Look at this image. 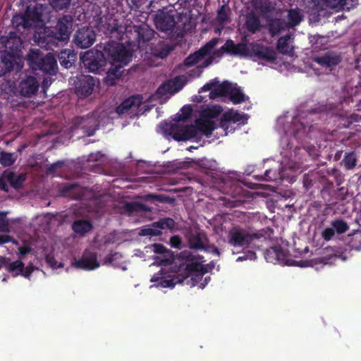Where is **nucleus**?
Segmentation results:
<instances>
[{"label":"nucleus","mask_w":361,"mask_h":361,"mask_svg":"<svg viewBox=\"0 0 361 361\" xmlns=\"http://www.w3.org/2000/svg\"><path fill=\"white\" fill-rule=\"evenodd\" d=\"M180 258L185 259L188 262L185 265L184 273L181 274L180 281L177 280L181 284L190 285L193 287L198 286L202 282L204 275L207 269L203 264L198 262H193V255L187 250L180 253Z\"/></svg>","instance_id":"nucleus-2"},{"label":"nucleus","mask_w":361,"mask_h":361,"mask_svg":"<svg viewBox=\"0 0 361 361\" xmlns=\"http://www.w3.org/2000/svg\"><path fill=\"white\" fill-rule=\"evenodd\" d=\"M72 228L75 233L84 235L92 230V225L87 220H78L73 223Z\"/></svg>","instance_id":"nucleus-32"},{"label":"nucleus","mask_w":361,"mask_h":361,"mask_svg":"<svg viewBox=\"0 0 361 361\" xmlns=\"http://www.w3.org/2000/svg\"><path fill=\"white\" fill-rule=\"evenodd\" d=\"M95 37V32L92 28L83 27L76 31L73 42L78 48L86 49L93 44Z\"/></svg>","instance_id":"nucleus-13"},{"label":"nucleus","mask_w":361,"mask_h":361,"mask_svg":"<svg viewBox=\"0 0 361 361\" xmlns=\"http://www.w3.org/2000/svg\"><path fill=\"white\" fill-rule=\"evenodd\" d=\"M224 118L232 123H235L241 120L242 116L238 112L227 111L224 113Z\"/></svg>","instance_id":"nucleus-51"},{"label":"nucleus","mask_w":361,"mask_h":361,"mask_svg":"<svg viewBox=\"0 0 361 361\" xmlns=\"http://www.w3.org/2000/svg\"><path fill=\"white\" fill-rule=\"evenodd\" d=\"M39 87V83L36 77L25 75L19 82L18 90L20 95L30 98L36 94Z\"/></svg>","instance_id":"nucleus-15"},{"label":"nucleus","mask_w":361,"mask_h":361,"mask_svg":"<svg viewBox=\"0 0 361 361\" xmlns=\"http://www.w3.org/2000/svg\"><path fill=\"white\" fill-rule=\"evenodd\" d=\"M153 252L157 254H163L165 256H170L171 255V250L167 249L163 244L154 243L152 245Z\"/></svg>","instance_id":"nucleus-52"},{"label":"nucleus","mask_w":361,"mask_h":361,"mask_svg":"<svg viewBox=\"0 0 361 361\" xmlns=\"http://www.w3.org/2000/svg\"><path fill=\"white\" fill-rule=\"evenodd\" d=\"M357 162L356 153L354 151L345 153L344 157L341 164L346 170L353 169Z\"/></svg>","instance_id":"nucleus-34"},{"label":"nucleus","mask_w":361,"mask_h":361,"mask_svg":"<svg viewBox=\"0 0 361 361\" xmlns=\"http://www.w3.org/2000/svg\"><path fill=\"white\" fill-rule=\"evenodd\" d=\"M314 61L321 66L332 68L341 62L342 57L340 54L329 51L321 56L315 57Z\"/></svg>","instance_id":"nucleus-19"},{"label":"nucleus","mask_w":361,"mask_h":361,"mask_svg":"<svg viewBox=\"0 0 361 361\" xmlns=\"http://www.w3.org/2000/svg\"><path fill=\"white\" fill-rule=\"evenodd\" d=\"M35 267L32 264L27 265L26 267H24V269L23 272H21V276H24L27 279H30L31 275L35 270Z\"/></svg>","instance_id":"nucleus-62"},{"label":"nucleus","mask_w":361,"mask_h":361,"mask_svg":"<svg viewBox=\"0 0 361 361\" xmlns=\"http://www.w3.org/2000/svg\"><path fill=\"white\" fill-rule=\"evenodd\" d=\"M85 188L81 187L78 183H66L60 189V192L64 197L72 200H81L84 198Z\"/></svg>","instance_id":"nucleus-18"},{"label":"nucleus","mask_w":361,"mask_h":361,"mask_svg":"<svg viewBox=\"0 0 361 361\" xmlns=\"http://www.w3.org/2000/svg\"><path fill=\"white\" fill-rule=\"evenodd\" d=\"M330 226L333 228L335 233L338 235L345 233L349 229V226L347 222L341 219H336L331 221Z\"/></svg>","instance_id":"nucleus-39"},{"label":"nucleus","mask_w":361,"mask_h":361,"mask_svg":"<svg viewBox=\"0 0 361 361\" xmlns=\"http://www.w3.org/2000/svg\"><path fill=\"white\" fill-rule=\"evenodd\" d=\"M230 100L233 104H240L245 100V94L240 88L231 87L230 84V89L228 94Z\"/></svg>","instance_id":"nucleus-38"},{"label":"nucleus","mask_w":361,"mask_h":361,"mask_svg":"<svg viewBox=\"0 0 361 361\" xmlns=\"http://www.w3.org/2000/svg\"><path fill=\"white\" fill-rule=\"evenodd\" d=\"M287 18L288 23L286 25L289 27H295L302 21V16L298 9H290L288 13Z\"/></svg>","instance_id":"nucleus-36"},{"label":"nucleus","mask_w":361,"mask_h":361,"mask_svg":"<svg viewBox=\"0 0 361 361\" xmlns=\"http://www.w3.org/2000/svg\"><path fill=\"white\" fill-rule=\"evenodd\" d=\"M196 127L198 135L202 133L209 137L212 134L213 130L217 128V124L210 120H197Z\"/></svg>","instance_id":"nucleus-27"},{"label":"nucleus","mask_w":361,"mask_h":361,"mask_svg":"<svg viewBox=\"0 0 361 361\" xmlns=\"http://www.w3.org/2000/svg\"><path fill=\"white\" fill-rule=\"evenodd\" d=\"M8 222L6 219V214L3 212H0V232H8Z\"/></svg>","instance_id":"nucleus-57"},{"label":"nucleus","mask_w":361,"mask_h":361,"mask_svg":"<svg viewBox=\"0 0 361 361\" xmlns=\"http://www.w3.org/2000/svg\"><path fill=\"white\" fill-rule=\"evenodd\" d=\"M254 7L258 10L262 16L271 13L274 9L271 2L268 0H256L254 3Z\"/></svg>","instance_id":"nucleus-35"},{"label":"nucleus","mask_w":361,"mask_h":361,"mask_svg":"<svg viewBox=\"0 0 361 361\" xmlns=\"http://www.w3.org/2000/svg\"><path fill=\"white\" fill-rule=\"evenodd\" d=\"M335 231L331 226L325 228L322 232V237L325 241H330L335 235Z\"/></svg>","instance_id":"nucleus-56"},{"label":"nucleus","mask_w":361,"mask_h":361,"mask_svg":"<svg viewBox=\"0 0 361 361\" xmlns=\"http://www.w3.org/2000/svg\"><path fill=\"white\" fill-rule=\"evenodd\" d=\"M180 279H182L181 274H178L177 276H176L171 279H164V278L159 279V277L154 276L152 277V279H151V281L152 282H157L158 286L163 287V288H173L176 283H180L179 281H176L177 280L180 281Z\"/></svg>","instance_id":"nucleus-33"},{"label":"nucleus","mask_w":361,"mask_h":361,"mask_svg":"<svg viewBox=\"0 0 361 361\" xmlns=\"http://www.w3.org/2000/svg\"><path fill=\"white\" fill-rule=\"evenodd\" d=\"M63 166V161H57L51 164L48 169L47 172L49 173H54L58 169L61 168Z\"/></svg>","instance_id":"nucleus-64"},{"label":"nucleus","mask_w":361,"mask_h":361,"mask_svg":"<svg viewBox=\"0 0 361 361\" xmlns=\"http://www.w3.org/2000/svg\"><path fill=\"white\" fill-rule=\"evenodd\" d=\"M288 252L284 250L281 246L277 245V263L287 264V265H297L303 267L305 262L300 261V262L295 260H291V262H288L287 260Z\"/></svg>","instance_id":"nucleus-31"},{"label":"nucleus","mask_w":361,"mask_h":361,"mask_svg":"<svg viewBox=\"0 0 361 361\" xmlns=\"http://www.w3.org/2000/svg\"><path fill=\"white\" fill-rule=\"evenodd\" d=\"M142 96L140 94L133 95L126 99L116 109L118 115L126 114L130 109H137L142 103Z\"/></svg>","instance_id":"nucleus-17"},{"label":"nucleus","mask_w":361,"mask_h":361,"mask_svg":"<svg viewBox=\"0 0 361 361\" xmlns=\"http://www.w3.org/2000/svg\"><path fill=\"white\" fill-rule=\"evenodd\" d=\"M75 267L84 270H93L99 267L97 261V255L95 252H90L87 256L83 255L81 259L76 261Z\"/></svg>","instance_id":"nucleus-22"},{"label":"nucleus","mask_w":361,"mask_h":361,"mask_svg":"<svg viewBox=\"0 0 361 361\" xmlns=\"http://www.w3.org/2000/svg\"><path fill=\"white\" fill-rule=\"evenodd\" d=\"M181 114H177L174 121H185L189 118L192 114V108L190 105H185L181 109Z\"/></svg>","instance_id":"nucleus-45"},{"label":"nucleus","mask_w":361,"mask_h":361,"mask_svg":"<svg viewBox=\"0 0 361 361\" xmlns=\"http://www.w3.org/2000/svg\"><path fill=\"white\" fill-rule=\"evenodd\" d=\"M11 23L16 31L21 33H23L26 29L31 27V24L29 23L25 15H15L11 20Z\"/></svg>","instance_id":"nucleus-29"},{"label":"nucleus","mask_w":361,"mask_h":361,"mask_svg":"<svg viewBox=\"0 0 361 361\" xmlns=\"http://www.w3.org/2000/svg\"><path fill=\"white\" fill-rule=\"evenodd\" d=\"M27 61L32 70L39 71L43 74L55 75L58 72L57 60L51 53L44 54L39 49H31Z\"/></svg>","instance_id":"nucleus-1"},{"label":"nucleus","mask_w":361,"mask_h":361,"mask_svg":"<svg viewBox=\"0 0 361 361\" xmlns=\"http://www.w3.org/2000/svg\"><path fill=\"white\" fill-rule=\"evenodd\" d=\"M17 64V59L13 53L4 51L0 53V76L13 71Z\"/></svg>","instance_id":"nucleus-16"},{"label":"nucleus","mask_w":361,"mask_h":361,"mask_svg":"<svg viewBox=\"0 0 361 361\" xmlns=\"http://www.w3.org/2000/svg\"><path fill=\"white\" fill-rule=\"evenodd\" d=\"M126 208L127 211L130 212H138V211H149L147 207L143 204L132 202L126 204Z\"/></svg>","instance_id":"nucleus-47"},{"label":"nucleus","mask_w":361,"mask_h":361,"mask_svg":"<svg viewBox=\"0 0 361 361\" xmlns=\"http://www.w3.org/2000/svg\"><path fill=\"white\" fill-rule=\"evenodd\" d=\"M126 34L132 44L139 48H143L154 37L155 32L148 25L142 24L134 25Z\"/></svg>","instance_id":"nucleus-5"},{"label":"nucleus","mask_w":361,"mask_h":361,"mask_svg":"<svg viewBox=\"0 0 361 361\" xmlns=\"http://www.w3.org/2000/svg\"><path fill=\"white\" fill-rule=\"evenodd\" d=\"M106 61L107 59L104 53L99 50L88 51L82 57L84 66L90 72L95 73H99L104 70Z\"/></svg>","instance_id":"nucleus-7"},{"label":"nucleus","mask_w":361,"mask_h":361,"mask_svg":"<svg viewBox=\"0 0 361 361\" xmlns=\"http://www.w3.org/2000/svg\"><path fill=\"white\" fill-rule=\"evenodd\" d=\"M24 15L28 20L29 23L31 24V27H32L34 23L39 21L41 18V14L38 9L35 7L31 8L28 6L25 10Z\"/></svg>","instance_id":"nucleus-41"},{"label":"nucleus","mask_w":361,"mask_h":361,"mask_svg":"<svg viewBox=\"0 0 361 361\" xmlns=\"http://www.w3.org/2000/svg\"><path fill=\"white\" fill-rule=\"evenodd\" d=\"M154 225L161 229H169L173 230L175 227L176 222L175 221L170 217H166L164 219H161L158 221L154 222Z\"/></svg>","instance_id":"nucleus-42"},{"label":"nucleus","mask_w":361,"mask_h":361,"mask_svg":"<svg viewBox=\"0 0 361 361\" xmlns=\"http://www.w3.org/2000/svg\"><path fill=\"white\" fill-rule=\"evenodd\" d=\"M257 258L256 253L252 250H248L243 256H240L237 258V262H242L247 259H255Z\"/></svg>","instance_id":"nucleus-59"},{"label":"nucleus","mask_w":361,"mask_h":361,"mask_svg":"<svg viewBox=\"0 0 361 361\" xmlns=\"http://www.w3.org/2000/svg\"><path fill=\"white\" fill-rule=\"evenodd\" d=\"M122 258H123V255H121V253H120L118 252H111L109 255H107L104 257L103 261H104V264H114L117 261L121 260Z\"/></svg>","instance_id":"nucleus-49"},{"label":"nucleus","mask_w":361,"mask_h":361,"mask_svg":"<svg viewBox=\"0 0 361 361\" xmlns=\"http://www.w3.org/2000/svg\"><path fill=\"white\" fill-rule=\"evenodd\" d=\"M264 257L268 262L277 263V245L267 249L264 253Z\"/></svg>","instance_id":"nucleus-44"},{"label":"nucleus","mask_w":361,"mask_h":361,"mask_svg":"<svg viewBox=\"0 0 361 361\" xmlns=\"http://www.w3.org/2000/svg\"><path fill=\"white\" fill-rule=\"evenodd\" d=\"M266 237L262 233H250L248 231L233 228L228 233V243L234 247H252L259 249Z\"/></svg>","instance_id":"nucleus-4"},{"label":"nucleus","mask_w":361,"mask_h":361,"mask_svg":"<svg viewBox=\"0 0 361 361\" xmlns=\"http://www.w3.org/2000/svg\"><path fill=\"white\" fill-rule=\"evenodd\" d=\"M157 28L161 31H172L176 25V20L173 16L166 13L157 15L155 18Z\"/></svg>","instance_id":"nucleus-21"},{"label":"nucleus","mask_w":361,"mask_h":361,"mask_svg":"<svg viewBox=\"0 0 361 361\" xmlns=\"http://www.w3.org/2000/svg\"><path fill=\"white\" fill-rule=\"evenodd\" d=\"M230 89V82L224 81L219 83L217 78L210 80L209 82L204 85L199 92L211 91L209 93V98L214 99L219 97L227 96Z\"/></svg>","instance_id":"nucleus-12"},{"label":"nucleus","mask_w":361,"mask_h":361,"mask_svg":"<svg viewBox=\"0 0 361 361\" xmlns=\"http://www.w3.org/2000/svg\"><path fill=\"white\" fill-rule=\"evenodd\" d=\"M325 6L330 8H336L340 10L344 8L346 0H323Z\"/></svg>","instance_id":"nucleus-50"},{"label":"nucleus","mask_w":361,"mask_h":361,"mask_svg":"<svg viewBox=\"0 0 361 361\" xmlns=\"http://www.w3.org/2000/svg\"><path fill=\"white\" fill-rule=\"evenodd\" d=\"M31 250H32V248L28 245H25L18 247L19 257L20 259H24L25 257L31 252Z\"/></svg>","instance_id":"nucleus-63"},{"label":"nucleus","mask_w":361,"mask_h":361,"mask_svg":"<svg viewBox=\"0 0 361 361\" xmlns=\"http://www.w3.org/2000/svg\"><path fill=\"white\" fill-rule=\"evenodd\" d=\"M221 50L227 54L233 56H247L248 54V47L246 44H235L231 39H227L225 44L221 46Z\"/></svg>","instance_id":"nucleus-20"},{"label":"nucleus","mask_w":361,"mask_h":361,"mask_svg":"<svg viewBox=\"0 0 361 361\" xmlns=\"http://www.w3.org/2000/svg\"><path fill=\"white\" fill-rule=\"evenodd\" d=\"M166 131L176 141H186L198 137L196 125L180 126L176 123L170 124Z\"/></svg>","instance_id":"nucleus-8"},{"label":"nucleus","mask_w":361,"mask_h":361,"mask_svg":"<svg viewBox=\"0 0 361 361\" xmlns=\"http://www.w3.org/2000/svg\"><path fill=\"white\" fill-rule=\"evenodd\" d=\"M217 20L219 22L224 23L228 20V14L226 8L224 5L221 6L217 11Z\"/></svg>","instance_id":"nucleus-55"},{"label":"nucleus","mask_w":361,"mask_h":361,"mask_svg":"<svg viewBox=\"0 0 361 361\" xmlns=\"http://www.w3.org/2000/svg\"><path fill=\"white\" fill-rule=\"evenodd\" d=\"M170 244L171 247L177 249H180L183 245V240L181 237L178 235H173L170 238Z\"/></svg>","instance_id":"nucleus-58"},{"label":"nucleus","mask_w":361,"mask_h":361,"mask_svg":"<svg viewBox=\"0 0 361 361\" xmlns=\"http://www.w3.org/2000/svg\"><path fill=\"white\" fill-rule=\"evenodd\" d=\"M248 56L267 62H274L276 59V54L271 47L257 42L251 43Z\"/></svg>","instance_id":"nucleus-11"},{"label":"nucleus","mask_w":361,"mask_h":361,"mask_svg":"<svg viewBox=\"0 0 361 361\" xmlns=\"http://www.w3.org/2000/svg\"><path fill=\"white\" fill-rule=\"evenodd\" d=\"M286 23L281 18H272L268 22V30L273 37L279 35L286 27Z\"/></svg>","instance_id":"nucleus-28"},{"label":"nucleus","mask_w":361,"mask_h":361,"mask_svg":"<svg viewBox=\"0 0 361 361\" xmlns=\"http://www.w3.org/2000/svg\"><path fill=\"white\" fill-rule=\"evenodd\" d=\"M103 52L107 60L120 62L123 66L127 65L131 61V54L126 48L122 44L114 41L106 44Z\"/></svg>","instance_id":"nucleus-6"},{"label":"nucleus","mask_w":361,"mask_h":361,"mask_svg":"<svg viewBox=\"0 0 361 361\" xmlns=\"http://www.w3.org/2000/svg\"><path fill=\"white\" fill-rule=\"evenodd\" d=\"M50 5L56 11H60L67 8L71 3V0H48Z\"/></svg>","instance_id":"nucleus-48"},{"label":"nucleus","mask_w":361,"mask_h":361,"mask_svg":"<svg viewBox=\"0 0 361 361\" xmlns=\"http://www.w3.org/2000/svg\"><path fill=\"white\" fill-rule=\"evenodd\" d=\"M161 230L157 228V226L154 225V223L150 227L142 228L140 233V235L149 236H159L161 235Z\"/></svg>","instance_id":"nucleus-46"},{"label":"nucleus","mask_w":361,"mask_h":361,"mask_svg":"<svg viewBox=\"0 0 361 361\" xmlns=\"http://www.w3.org/2000/svg\"><path fill=\"white\" fill-rule=\"evenodd\" d=\"M290 35L280 37L276 43L277 50L283 54H290L292 49L289 46Z\"/></svg>","instance_id":"nucleus-37"},{"label":"nucleus","mask_w":361,"mask_h":361,"mask_svg":"<svg viewBox=\"0 0 361 361\" xmlns=\"http://www.w3.org/2000/svg\"><path fill=\"white\" fill-rule=\"evenodd\" d=\"M124 72L123 65H112L106 72V76L104 78L105 83L109 86H113L116 84V81L118 80Z\"/></svg>","instance_id":"nucleus-25"},{"label":"nucleus","mask_w":361,"mask_h":361,"mask_svg":"<svg viewBox=\"0 0 361 361\" xmlns=\"http://www.w3.org/2000/svg\"><path fill=\"white\" fill-rule=\"evenodd\" d=\"M245 26L250 33H257L262 28L259 17L252 11L247 13L245 16Z\"/></svg>","instance_id":"nucleus-24"},{"label":"nucleus","mask_w":361,"mask_h":361,"mask_svg":"<svg viewBox=\"0 0 361 361\" xmlns=\"http://www.w3.org/2000/svg\"><path fill=\"white\" fill-rule=\"evenodd\" d=\"M272 171L271 169H267L263 175L257 176V179L259 180H265V181H272L274 180L276 178L275 176H271L270 174Z\"/></svg>","instance_id":"nucleus-61"},{"label":"nucleus","mask_w":361,"mask_h":361,"mask_svg":"<svg viewBox=\"0 0 361 361\" xmlns=\"http://www.w3.org/2000/svg\"><path fill=\"white\" fill-rule=\"evenodd\" d=\"M325 3L323 0H309L307 3V13L314 16H319L324 10Z\"/></svg>","instance_id":"nucleus-30"},{"label":"nucleus","mask_w":361,"mask_h":361,"mask_svg":"<svg viewBox=\"0 0 361 361\" xmlns=\"http://www.w3.org/2000/svg\"><path fill=\"white\" fill-rule=\"evenodd\" d=\"M59 62L61 66L65 68H69L74 65L77 55L74 51L69 49H65L60 51L58 55Z\"/></svg>","instance_id":"nucleus-26"},{"label":"nucleus","mask_w":361,"mask_h":361,"mask_svg":"<svg viewBox=\"0 0 361 361\" xmlns=\"http://www.w3.org/2000/svg\"><path fill=\"white\" fill-rule=\"evenodd\" d=\"M329 174L334 177L338 186L341 185L343 183L344 176L339 170L333 169Z\"/></svg>","instance_id":"nucleus-54"},{"label":"nucleus","mask_w":361,"mask_h":361,"mask_svg":"<svg viewBox=\"0 0 361 361\" xmlns=\"http://www.w3.org/2000/svg\"><path fill=\"white\" fill-rule=\"evenodd\" d=\"M218 38H213L204 45H203L199 50L190 54L183 61V66L185 67H190L196 65L205 56L209 55L215 46L219 42Z\"/></svg>","instance_id":"nucleus-9"},{"label":"nucleus","mask_w":361,"mask_h":361,"mask_svg":"<svg viewBox=\"0 0 361 361\" xmlns=\"http://www.w3.org/2000/svg\"><path fill=\"white\" fill-rule=\"evenodd\" d=\"M26 180V174H16L15 172L8 169L5 170L0 175V190L8 192L9 189L7 183L14 189H20L23 187V183Z\"/></svg>","instance_id":"nucleus-10"},{"label":"nucleus","mask_w":361,"mask_h":361,"mask_svg":"<svg viewBox=\"0 0 361 361\" xmlns=\"http://www.w3.org/2000/svg\"><path fill=\"white\" fill-rule=\"evenodd\" d=\"M75 92L80 97H87L93 92L95 82L91 75H80L75 80Z\"/></svg>","instance_id":"nucleus-14"},{"label":"nucleus","mask_w":361,"mask_h":361,"mask_svg":"<svg viewBox=\"0 0 361 361\" xmlns=\"http://www.w3.org/2000/svg\"><path fill=\"white\" fill-rule=\"evenodd\" d=\"M46 262L51 267L54 269L63 267V264L61 262H57L54 257L50 255H47L46 257Z\"/></svg>","instance_id":"nucleus-60"},{"label":"nucleus","mask_w":361,"mask_h":361,"mask_svg":"<svg viewBox=\"0 0 361 361\" xmlns=\"http://www.w3.org/2000/svg\"><path fill=\"white\" fill-rule=\"evenodd\" d=\"M205 240H207V235L202 231H195L188 237L190 247L195 250H207L204 245Z\"/></svg>","instance_id":"nucleus-23"},{"label":"nucleus","mask_w":361,"mask_h":361,"mask_svg":"<svg viewBox=\"0 0 361 361\" xmlns=\"http://www.w3.org/2000/svg\"><path fill=\"white\" fill-rule=\"evenodd\" d=\"M6 270L12 273L13 276H17L21 274L24 269V263L21 260H16L13 262L6 264Z\"/></svg>","instance_id":"nucleus-40"},{"label":"nucleus","mask_w":361,"mask_h":361,"mask_svg":"<svg viewBox=\"0 0 361 361\" xmlns=\"http://www.w3.org/2000/svg\"><path fill=\"white\" fill-rule=\"evenodd\" d=\"M231 123L229 121H226L225 118H224V114L221 115L219 124L217 125V128L219 127L222 128L225 135H227L228 133L232 132L233 129L230 127Z\"/></svg>","instance_id":"nucleus-53"},{"label":"nucleus","mask_w":361,"mask_h":361,"mask_svg":"<svg viewBox=\"0 0 361 361\" xmlns=\"http://www.w3.org/2000/svg\"><path fill=\"white\" fill-rule=\"evenodd\" d=\"M73 27V18L70 15H65L60 18L56 27L49 31L44 37V43H46L47 49H53L60 44L67 42L71 33Z\"/></svg>","instance_id":"nucleus-3"},{"label":"nucleus","mask_w":361,"mask_h":361,"mask_svg":"<svg viewBox=\"0 0 361 361\" xmlns=\"http://www.w3.org/2000/svg\"><path fill=\"white\" fill-rule=\"evenodd\" d=\"M16 161V157L13 153L10 152H1L0 153V164L4 166H10Z\"/></svg>","instance_id":"nucleus-43"}]
</instances>
